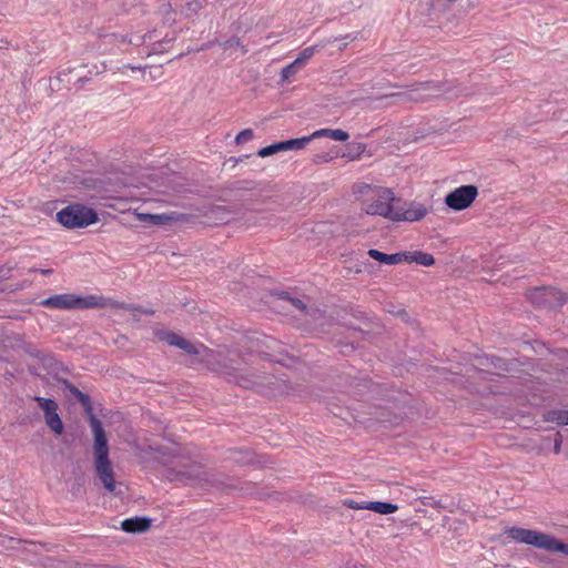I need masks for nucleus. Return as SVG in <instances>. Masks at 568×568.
Masks as SVG:
<instances>
[{"instance_id":"obj_1","label":"nucleus","mask_w":568,"mask_h":568,"mask_svg":"<svg viewBox=\"0 0 568 568\" xmlns=\"http://www.w3.org/2000/svg\"><path fill=\"white\" fill-rule=\"evenodd\" d=\"M203 362L210 371L223 375L229 382H234L243 388H253L272 397L291 394L303 396L301 385H293L274 375L260 374L247 368L235 351H227L225 354L210 352Z\"/></svg>"},{"instance_id":"obj_2","label":"nucleus","mask_w":568,"mask_h":568,"mask_svg":"<svg viewBox=\"0 0 568 568\" xmlns=\"http://www.w3.org/2000/svg\"><path fill=\"white\" fill-rule=\"evenodd\" d=\"M170 478L180 480L185 486L204 490H217L224 494L237 493L240 496L255 494L257 483L252 480H231V477L202 463H191L183 469L170 471Z\"/></svg>"},{"instance_id":"obj_3","label":"nucleus","mask_w":568,"mask_h":568,"mask_svg":"<svg viewBox=\"0 0 568 568\" xmlns=\"http://www.w3.org/2000/svg\"><path fill=\"white\" fill-rule=\"evenodd\" d=\"M459 95H467V92L454 81H425L413 84L405 91L379 95L376 100L395 99L400 103H408L424 102L439 97L452 99Z\"/></svg>"},{"instance_id":"obj_4","label":"nucleus","mask_w":568,"mask_h":568,"mask_svg":"<svg viewBox=\"0 0 568 568\" xmlns=\"http://www.w3.org/2000/svg\"><path fill=\"white\" fill-rule=\"evenodd\" d=\"M507 535L517 542L530 545L549 552H561L568 556V544L552 535L520 527L509 528Z\"/></svg>"},{"instance_id":"obj_5","label":"nucleus","mask_w":568,"mask_h":568,"mask_svg":"<svg viewBox=\"0 0 568 568\" xmlns=\"http://www.w3.org/2000/svg\"><path fill=\"white\" fill-rule=\"evenodd\" d=\"M41 305L59 310H87L104 307L106 302L103 296L88 295L83 297L64 293L49 296L41 302Z\"/></svg>"},{"instance_id":"obj_6","label":"nucleus","mask_w":568,"mask_h":568,"mask_svg":"<svg viewBox=\"0 0 568 568\" xmlns=\"http://www.w3.org/2000/svg\"><path fill=\"white\" fill-rule=\"evenodd\" d=\"M402 203L390 189L379 186L371 199L364 200V207L368 215H379L393 221L397 204Z\"/></svg>"},{"instance_id":"obj_7","label":"nucleus","mask_w":568,"mask_h":568,"mask_svg":"<svg viewBox=\"0 0 568 568\" xmlns=\"http://www.w3.org/2000/svg\"><path fill=\"white\" fill-rule=\"evenodd\" d=\"M98 213L82 204H71L57 213V221L67 229H82L94 224Z\"/></svg>"},{"instance_id":"obj_8","label":"nucleus","mask_w":568,"mask_h":568,"mask_svg":"<svg viewBox=\"0 0 568 568\" xmlns=\"http://www.w3.org/2000/svg\"><path fill=\"white\" fill-rule=\"evenodd\" d=\"M528 298L538 307L557 310L568 301V295L554 287H536L529 292Z\"/></svg>"},{"instance_id":"obj_9","label":"nucleus","mask_w":568,"mask_h":568,"mask_svg":"<svg viewBox=\"0 0 568 568\" xmlns=\"http://www.w3.org/2000/svg\"><path fill=\"white\" fill-rule=\"evenodd\" d=\"M477 195L478 189L476 185H462L446 195L445 204L454 211H463L473 204Z\"/></svg>"},{"instance_id":"obj_10","label":"nucleus","mask_w":568,"mask_h":568,"mask_svg":"<svg viewBox=\"0 0 568 568\" xmlns=\"http://www.w3.org/2000/svg\"><path fill=\"white\" fill-rule=\"evenodd\" d=\"M33 400L37 402L38 406L43 410L44 422L51 432L58 436L62 435L64 432V425L58 414L59 406L55 399L34 396Z\"/></svg>"},{"instance_id":"obj_11","label":"nucleus","mask_w":568,"mask_h":568,"mask_svg":"<svg viewBox=\"0 0 568 568\" xmlns=\"http://www.w3.org/2000/svg\"><path fill=\"white\" fill-rule=\"evenodd\" d=\"M428 213V209L417 202H409V203H399L397 204L394 213L393 221L394 222H415L423 220Z\"/></svg>"},{"instance_id":"obj_12","label":"nucleus","mask_w":568,"mask_h":568,"mask_svg":"<svg viewBox=\"0 0 568 568\" xmlns=\"http://www.w3.org/2000/svg\"><path fill=\"white\" fill-rule=\"evenodd\" d=\"M201 225L214 226L229 221L230 211L222 205H205L197 207Z\"/></svg>"},{"instance_id":"obj_13","label":"nucleus","mask_w":568,"mask_h":568,"mask_svg":"<svg viewBox=\"0 0 568 568\" xmlns=\"http://www.w3.org/2000/svg\"><path fill=\"white\" fill-rule=\"evenodd\" d=\"M91 429L93 433V453L94 459L109 458V443L102 422L98 417L91 418Z\"/></svg>"},{"instance_id":"obj_14","label":"nucleus","mask_w":568,"mask_h":568,"mask_svg":"<svg viewBox=\"0 0 568 568\" xmlns=\"http://www.w3.org/2000/svg\"><path fill=\"white\" fill-rule=\"evenodd\" d=\"M153 449H154V452H156L158 454H160L162 456H168V457L172 458L173 466L168 468V470H166V478L170 481H174L173 479L170 478V471L183 469L185 467V465L191 464V463H199L197 460H193V459L184 456L178 446L170 447V446L159 445V446H155ZM178 481L180 483V480H178ZM181 484H183V483L181 481Z\"/></svg>"},{"instance_id":"obj_15","label":"nucleus","mask_w":568,"mask_h":568,"mask_svg":"<svg viewBox=\"0 0 568 568\" xmlns=\"http://www.w3.org/2000/svg\"><path fill=\"white\" fill-rule=\"evenodd\" d=\"M308 142H311V138L306 136L280 141L260 149L257 155L266 158L283 151L301 150L304 149Z\"/></svg>"},{"instance_id":"obj_16","label":"nucleus","mask_w":568,"mask_h":568,"mask_svg":"<svg viewBox=\"0 0 568 568\" xmlns=\"http://www.w3.org/2000/svg\"><path fill=\"white\" fill-rule=\"evenodd\" d=\"M97 476L102 483L103 487L114 495H121V490H116L114 471L110 458L94 459Z\"/></svg>"},{"instance_id":"obj_17","label":"nucleus","mask_w":568,"mask_h":568,"mask_svg":"<svg viewBox=\"0 0 568 568\" xmlns=\"http://www.w3.org/2000/svg\"><path fill=\"white\" fill-rule=\"evenodd\" d=\"M485 361H486V363L481 362L480 364L484 366H491L493 368H495L497 371L509 373L513 376L515 374L521 373L520 367L523 366V363L518 358L505 359L503 357L491 355V356H487L485 358Z\"/></svg>"},{"instance_id":"obj_18","label":"nucleus","mask_w":568,"mask_h":568,"mask_svg":"<svg viewBox=\"0 0 568 568\" xmlns=\"http://www.w3.org/2000/svg\"><path fill=\"white\" fill-rule=\"evenodd\" d=\"M58 383L67 390H69L73 397L82 405L84 413L88 415L89 424L91 425V418L97 417L93 413L92 400L91 397L81 392L77 386H74L67 378H58Z\"/></svg>"},{"instance_id":"obj_19","label":"nucleus","mask_w":568,"mask_h":568,"mask_svg":"<svg viewBox=\"0 0 568 568\" xmlns=\"http://www.w3.org/2000/svg\"><path fill=\"white\" fill-rule=\"evenodd\" d=\"M151 526L152 519L146 516L126 518L121 523V529L133 535L146 532Z\"/></svg>"},{"instance_id":"obj_20","label":"nucleus","mask_w":568,"mask_h":568,"mask_svg":"<svg viewBox=\"0 0 568 568\" xmlns=\"http://www.w3.org/2000/svg\"><path fill=\"white\" fill-rule=\"evenodd\" d=\"M280 297H281L282 300H285V301L291 302V304H292L295 308H297V310H300V311L304 312V313H305V316H306V317H310L312 321H317V320H321V318H324V317H325V316H324V313H323L321 310H318V308H308V307H307V305H306L302 300L296 298V297H292V296L290 295V293H287V292H282V293L280 294Z\"/></svg>"},{"instance_id":"obj_21","label":"nucleus","mask_w":568,"mask_h":568,"mask_svg":"<svg viewBox=\"0 0 568 568\" xmlns=\"http://www.w3.org/2000/svg\"><path fill=\"white\" fill-rule=\"evenodd\" d=\"M367 255L373 260L388 265H396L402 262H406L407 254L406 252H397L394 254H386L375 248H369L367 251Z\"/></svg>"},{"instance_id":"obj_22","label":"nucleus","mask_w":568,"mask_h":568,"mask_svg":"<svg viewBox=\"0 0 568 568\" xmlns=\"http://www.w3.org/2000/svg\"><path fill=\"white\" fill-rule=\"evenodd\" d=\"M229 459L239 466L251 465L255 463V454L251 449H232Z\"/></svg>"},{"instance_id":"obj_23","label":"nucleus","mask_w":568,"mask_h":568,"mask_svg":"<svg viewBox=\"0 0 568 568\" xmlns=\"http://www.w3.org/2000/svg\"><path fill=\"white\" fill-rule=\"evenodd\" d=\"M250 349L251 352L258 353L260 355H266L267 353L264 352V348L272 349L273 344H276L277 342L270 337V336H255L250 338Z\"/></svg>"},{"instance_id":"obj_24","label":"nucleus","mask_w":568,"mask_h":568,"mask_svg":"<svg viewBox=\"0 0 568 568\" xmlns=\"http://www.w3.org/2000/svg\"><path fill=\"white\" fill-rule=\"evenodd\" d=\"M171 223H180L183 225L201 224L200 212H197V209L193 213L171 212Z\"/></svg>"},{"instance_id":"obj_25","label":"nucleus","mask_w":568,"mask_h":568,"mask_svg":"<svg viewBox=\"0 0 568 568\" xmlns=\"http://www.w3.org/2000/svg\"><path fill=\"white\" fill-rule=\"evenodd\" d=\"M321 136H328L335 141H346L349 138L348 133L342 129H321L307 138H311L312 141L313 139Z\"/></svg>"},{"instance_id":"obj_26","label":"nucleus","mask_w":568,"mask_h":568,"mask_svg":"<svg viewBox=\"0 0 568 568\" xmlns=\"http://www.w3.org/2000/svg\"><path fill=\"white\" fill-rule=\"evenodd\" d=\"M407 263H417L424 266H432L435 264V257L426 252L415 251V252H406Z\"/></svg>"},{"instance_id":"obj_27","label":"nucleus","mask_w":568,"mask_h":568,"mask_svg":"<svg viewBox=\"0 0 568 568\" xmlns=\"http://www.w3.org/2000/svg\"><path fill=\"white\" fill-rule=\"evenodd\" d=\"M366 507L381 515H389L398 509L397 505L386 501H368Z\"/></svg>"},{"instance_id":"obj_28","label":"nucleus","mask_w":568,"mask_h":568,"mask_svg":"<svg viewBox=\"0 0 568 568\" xmlns=\"http://www.w3.org/2000/svg\"><path fill=\"white\" fill-rule=\"evenodd\" d=\"M379 186L371 185L367 183H357L353 186V194L357 200H364L371 199L373 193H375L376 190H378Z\"/></svg>"},{"instance_id":"obj_29","label":"nucleus","mask_w":568,"mask_h":568,"mask_svg":"<svg viewBox=\"0 0 568 568\" xmlns=\"http://www.w3.org/2000/svg\"><path fill=\"white\" fill-rule=\"evenodd\" d=\"M105 302H106V305H110V306H112L114 308L125 310V311H129L131 313L140 312V313H144L145 315H153L154 314L153 310L143 308L142 306H139V305L128 304V303H124V302L110 301V300H106V298H105Z\"/></svg>"},{"instance_id":"obj_30","label":"nucleus","mask_w":568,"mask_h":568,"mask_svg":"<svg viewBox=\"0 0 568 568\" xmlns=\"http://www.w3.org/2000/svg\"><path fill=\"white\" fill-rule=\"evenodd\" d=\"M354 332L363 334V338H371L372 336L382 334L383 327L373 322L365 323L364 327H352Z\"/></svg>"},{"instance_id":"obj_31","label":"nucleus","mask_w":568,"mask_h":568,"mask_svg":"<svg viewBox=\"0 0 568 568\" xmlns=\"http://www.w3.org/2000/svg\"><path fill=\"white\" fill-rule=\"evenodd\" d=\"M545 419L558 425H568V410L566 409H551L545 415Z\"/></svg>"},{"instance_id":"obj_32","label":"nucleus","mask_w":568,"mask_h":568,"mask_svg":"<svg viewBox=\"0 0 568 568\" xmlns=\"http://www.w3.org/2000/svg\"><path fill=\"white\" fill-rule=\"evenodd\" d=\"M140 219L143 221H151L154 225H164L171 223V213L164 214H141Z\"/></svg>"},{"instance_id":"obj_33","label":"nucleus","mask_w":568,"mask_h":568,"mask_svg":"<svg viewBox=\"0 0 568 568\" xmlns=\"http://www.w3.org/2000/svg\"><path fill=\"white\" fill-rule=\"evenodd\" d=\"M158 336L161 341L166 342L169 345L176 347L181 345V342L184 338L178 335L176 333L170 331H161L158 333Z\"/></svg>"},{"instance_id":"obj_34","label":"nucleus","mask_w":568,"mask_h":568,"mask_svg":"<svg viewBox=\"0 0 568 568\" xmlns=\"http://www.w3.org/2000/svg\"><path fill=\"white\" fill-rule=\"evenodd\" d=\"M207 3V0H192L187 2L183 8V14L186 18H190L192 14H196Z\"/></svg>"},{"instance_id":"obj_35","label":"nucleus","mask_w":568,"mask_h":568,"mask_svg":"<svg viewBox=\"0 0 568 568\" xmlns=\"http://www.w3.org/2000/svg\"><path fill=\"white\" fill-rule=\"evenodd\" d=\"M302 67L294 60L291 64L282 69L281 78L283 81L290 80Z\"/></svg>"},{"instance_id":"obj_36","label":"nucleus","mask_w":568,"mask_h":568,"mask_svg":"<svg viewBox=\"0 0 568 568\" xmlns=\"http://www.w3.org/2000/svg\"><path fill=\"white\" fill-rule=\"evenodd\" d=\"M315 50L316 48L315 47H307L305 49H303L298 57L295 59V61L301 65L303 67L305 61L310 60L314 53H315Z\"/></svg>"},{"instance_id":"obj_37","label":"nucleus","mask_w":568,"mask_h":568,"mask_svg":"<svg viewBox=\"0 0 568 568\" xmlns=\"http://www.w3.org/2000/svg\"><path fill=\"white\" fill-rule=\"evenodd\" d=\"M72 73H73V70L59 72V74L52 81L51 88L52 89L54 88L55 82H67V84H70L73 80Z\"/></svg>"},{"instance_id":"obj_38","label":"nucleus","mask_w":568,"mask_h":568,"mask_svg":"<svg viewBox=\"0 0 568 568\" xmlns=\"http://www.w3.org/2000/svg\"><path fill=\"white\" fill-rule=\"evenodd\" d=\"M254 136V132L252 129H244L243 131H241L236 136H235V143L236 144H242L244 142H247L250 140H252Z\"/></svg>"},{"instance_id":"obj_39","label":"nucleus","mask_w":568,"mask_h":568,"mask_svg":"<svg viewBox=\"0 0 568 568\" xmlns=\"http://www.w3.org/2000/svg\"><path fill=\"white\" fill-rule=\"evenodd\" d=\"M179 348H181L182 351L186 352L187 354H191V355H196L199 354V351L197 348L195 347V345H193L190 341H187L186 338H183V341L181 342V345L179 346Z\"/></svg>"},{"instance_id":"obj_40","label":"nucleus","mask_w":568,"mask_h":568,"mask_svg":"<svg viewBox=\"0 0 568 568\" xmlns=\"http://www.w3.org/2000/svg\"><path fill=\"white\" fill-rule=\"evenodd\" d=\"M179 348H181L182 351L186 352L187 354H191V355H196L199 354V351L197 348L195 347V345H193L190 341H187L186 338H183V341L181 342V345L179 346Z\"/></svg>"},{"instance_id":"obj_41","label":"nucleus","mask_w":568,"mask_h":568,"mask_svg":"<svg viewBox=\"0 0 568 568\" xmlns=\"http://www.w3.org/2000/svg\"><path fill=\"white\" fill-rule=\"evenodd\" d=\"M160 12L163 14L164 20L166 22L170 21V20H173L174 10H173V8H172V6L170 3H164L161 7Z\"/></svg>"},{"instance_id":"obj_42","label":"nucleus","mask_w":568,"mask_h":568,"mask_svg":"<svg viewBox=\"0 0 568 568\" xmlns=\"http://www.w3.org/2000/svg\"><path fill=\"white\" fill-rule=\"evenodd\" d=\"M152 39V32H148L143 36H139V37H135L134 39L130 38L128 40L129 43H132L133 45H141L143 44L146 40H151Z\"/></svg>"},{"instance_id":"obj_43","label":"nucleus","mask_w":568,"mask_h":568,"mask_svg":"<svg viewBox=\"0 0 568 568\" xmlns=\"http://www.w3.org/2000/svg\"><path fill=\"white\" fill-rule=\"evenodd\" d=\"M366 504L367 503H357L353 499L344 500V505L351 509H367Z\"/></svg>"},{"instance_id":"obj_44","label":"nucleus","mask_w":568,"mask_h":568,"mask_svg":"<svg viewBox=\"0 0 568 568\" xmlns=\"http://www.w3.org/2000/svg\"><path fill=\"white\" fill-rule=\"evenodd\" d=\"M240 45H241L240 39L236 37H233V38L224 41L223 43H221V47L223 49H230V48H235V47H240Z\"/></svg>"},{"instance_id":"obj_45","label":"nucleus","mask_w":568,"mask_h":568,"mask_svg":"<svg viewBox=\"0 0 568 568\" xmlns=\"http://www.w3.org/2000/svg\"><path fill=\"white\" fill-rule=\"evenodd\" d=\"M336 345L338 346H342L343 349L341 351V353H343L344 355H348L351 353H353L355 351V346L353 343H342L339 341L336 342Z\"/></svg>"},{"instance_id":"obj_46","label":"nucleus","mask_w":568,"mask_h":568,"mask_svg":"<svg viewBox=\"0 0 568 568\" xmlns=\"http://www.w3.org/2000/svg\"><path fill=\"white\" fill-rule=\"evenodd\" d=\"M252 182H248V181H239L236 183L233 184V190H251L253 189V186H250L248 184H251Z\"/></svg>"},{"instance_id":"obj_47","label":"nucleus","mask_w":568,"mask_h":568,"mask_svg":"<svg viewBox=\"0 0 568 568\" xmlns=\"http://www.w3.org/2000/svg\"><path fill=\"white\" fill-rule=\"evenodd\" d=\"M561 444H562V436L559 433H557L556 437H555V445H554V453L555 454H559L560 453Z\"/></svg>"},{"instance_id":"obj_48","label":"nucleus","mask_w":568,"mask_h":568,"mask_svg":"<svg viewBox=\"0 0 568 568\" xmlns=\"http://www.w3.org/2000/svg\"><path fill=\"white\" fill-rule=\"evenodd\" d=\"M331 160H332V158H331V156H327V155H325V154H316V155H314V158H313V162H314V163H316V164H318V163H324V162H328V161H331Z\"/></svg>"},{"instance_id":"obj_49","label":"nucleus","mask_w":568,"mask_h":568,"mask_svg":"<svg viewBox=\"0 0 568 568\" xmlns=\"http://www.w3.org/2000/svg\"><path fill=\"white\" fill-rule=\"evenodd\" d=\"M245 158H248V155H244V156H240V158H234V156H231L226 162L225 164H230L232 168L236 166L237 163L242 162Z\"/></svg>"},{"instance_id":"obj_50","label":"nucleus","mask_w":568,"mask_h":568,"mask_svg":"<svg viewBox=\"0 0 568 568\" xmlns=\"http://www.w3.org/2000/svg\"><path fill=\"white\" fill-rule=\"evenodd\" d=\"M422 504L426 505V506H432V507H438L439 506V501L435 500L433 497H424L422 499Z\"/></svg>"},{"instance_id":"obj_51","label":"nucleus","mask_w":568,"mask_h":568,"mask_svg":"<svg viewBox=\"0 0 568 568\" xmlns=\"http://www.w3.org/2000/svg\"><path fill=\"white\" fill-rule=\"evenodd\" d=\"M73 183H80L82 184L84 187H91L93 186V181L92 180H88V179H82V180H74Z\"/></svg>"},{"instance_id":"obj_52","label":"nucleus","mask_w":568,"mask_h":568,"mask_svg":"<svg viewBox=\"0 0 568 568\" xmlns=\"http://www.w3.org/2000/svg\"><path fill=\"white\" fill-rule=\"evenodd\" d=\"M30 355L36 357V358L44 361V357H43V354H42L41 351L34 349V351L30 352Z\"/></svg>"},{"instance_id":"obj_53","label":"nucleus","mask_w":568,"mask_h":568,"mask_svg":"<svg viewBox=\"0 0 568 568\" xmlns=\"http://www.w3.org/2000/svg\"><path fill=\"white\" fill-rule=\"evenodd\" d=\"M82 491V484L80 481L75 483L72 487V493L75 495Z\"/></svg>"},{"instance_id":"obj_54","label":"nucleus","mask_w":568,"mask_h":568,"mask_svg":"<svg viewBox=\"0 0 568 568\" xmlns=\"http://www.w3.org/2000/svg\"><path fill=\"white\" fill-rule=\"evenodd\" d=\"M112 36L114 38H116L118 41H120V42H128V40L130 39V38H128V36H120V37H116L115 34H112Z\"/></svg>"},{"instance_id":"obj_55","label":"nucleus","mask_w":568,"mask_h":568,"mask_svg":"<svg viewBox=\"0 0 568 568\" xmlns=\"http://www.w3.org/2000/svg\"><path fill=\"white\" fill-rule=\"evenodd\" d=\"M131 314H132V316H133V318H134V321H135V322H140V320H141V316H140V315H141L142 313H140V312H134V313H131Z\"/></svg>"},{"instance_id":"obj_56","label":"nucleus","mask_w":568,"mask_h":568,"mask_svg":"<svg viewBox=\"0 0 568 568\" xmlns=\"http://www.w3.org/2000/svg\"><path fill=\"white\" fill-rule=\"evenodd\" d=\"M398 316H407V312L405 310H399L397 313H396Z\"/></svg>"},{"instance_id":"obj_57","label":"nucleus","mask_w":568,"mask_h":568,"mask_svg":"<svg viewBox=\"0 0 568 568\" xmlns=\"http://www.w3.org/2000/svg\"><path fill=\"white\" fill-rule=\"evenodd\" d=\"M53 271L51 268L49 270H41V273L44 275H50Z\"/></svg>"},{"instance_id":"obj_58","label":"nucleus","mask_w":568,"mask_h":568,"mask_svg":"<svg viewBox=\"0 0 568 568\" xmlns=\"http://www.w3.org/2000/svg\"><path fill=\"white\" fill-rule=\"evenodd\" d=\"M347 568H365L363 565H353L348 566Z\"/></svg>"},{"instance_id":"obj_59","label":"nucleus","mask_w":568,"mask_h":568,"mask_svg":"<svg viewBox=\"0 0 568 568\" xmlns=\"http://www.w3.org/2000/svg\"><path fill=\"white\" fill-rule=\"evenodd\" d=\"M85 80H87L85 78H81V77L77 78V82H83Z\"/></svg>"},{"instance_id":"obj_60","label":"nucleus","mask_w":568,"mask_h":568,"mask_svg":"<svg viewBox=\"0 0 568 568\" xmlns=\"http://www.w3.org/2000/svg\"><path fill=\"white\" fill-rule=\"evenodd\" d=\"M364 151V145H358V154Z\"/></svg>"},{"instance_id":"obj_61","label":"nucleus","mask_w":568,"mask_h":568,"mask_svg":"<svg viewBox=\"0 0 568 568\" xmlns=\"http://www.w3.org/2000/svg\"><path fill=\"white\" fill-rule=\"evenodd\" d=\"M19 423H20V424H26V423H27V419H26V418H22Z\"/></svg>"}]
</instances>
